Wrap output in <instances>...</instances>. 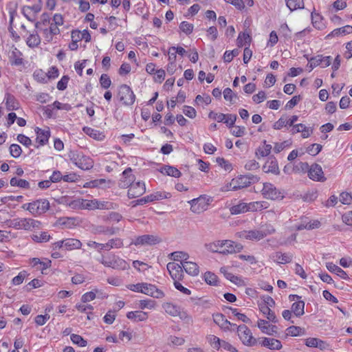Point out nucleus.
I'll return each mask as SVG.
<instances>
[{"label":"nucleus","mask_w":352,"mask_h":352,"mask_svg":"<svg viewBox=\"0 0 352 352\" xmlns=\"http://www.w3.org/2000/svg\"><path fill=\"white\" fill-rule=\"evenodd\" d=\"M83 204L82 208L88 210L102 209L104 207V204L97 201L96 199H83Z\"/></svg>","instance_id":"obj_32"},{"label":"nucleus","mask_w":352,"mask_h":352,"mask_svg":"<svg viewBox=\"0 0 352 352\" xmlns=\"http://www.w3.org/2000/svg\"><path fill=\"white\" fill-rule=\"evenodd\" d=\"M260 310L263 314V315L266 316L267 318L270 321H272V322H274V323L278 322V320L276 318V316L274 312L272 311L270 309V307H269L268 306L261 305Z\"/></svg>","instance_id":"obj_42"},{"label":"nucleus","mask_w":352,"mask_h":352,"mask_svg":"<svg viewBox=\"0 0 352 352\" xmlns=\"http://www.w3.org/2000/svg\"><path fill=\"white\" fill-rule=\"evenodd\" d=\"M194 25L187 21H182L179 25L181 31L186 34H190L192 32Z\"/></svg>","instance_id":"obj_55"},{"label":"nucleus","mask_w":352,"mask_h":352,"mask_svg":"<svg viewBox=\"0 0 352 352\" xmlns=\"http://www.w3.org/2000/svg\"><path fill=\"white\" fill-rule=\"evenodd\" d=\"M287 336H298L305 334V329L297 326H291L287 328Z\"/></svg>","instance_id":"obj_45"},{"label":"nucleus","mask_w":352,"mask_h":352,"mask_svg":"<svg viewBox=\"0 0 352 352\" xmlns=\"http://www.w3.org/2000/svg\"><path fill=\"white\" fill-rule=\"evenodd\" d=\"M205 248L211 252L223 255L240 252L243 246L231 240H218L205 244Z\"/></svg>","instance_id":"obj_1"},{"label":"nucleus","mask_w":352,"mask_h":352,"mask_svg":"<svg viewBox=\"0 0 352 352\" xmlns=\"http://www.w3.org/2000/svg\"><path fill=\"white\" fill-rule=\"evenodd\" d=\"M220 272L221 273H222L225 277L230 280L232 283L236 284V285H240L241 283V279L236 276H234V274H232V273L230 272H228V269L227 267H222L220 268Z\"/></svg>","instance_id":"obj_40"},{"label":"nucleus","mask_w":352,"mask_h":352,"mask_svg":"<svg viewBox=\"0 0 352 352\" xmlns=\"http://www.w3.org/2000/svg\"><path fill=\"white\" fill-rule=\"evenodd\" d=\"M263 170L265 173H272L278 175L280 174V170L278 162L274 157H270L263 166Z\"/></svg>","instance_id":"obj_20"},{"label":"nucleus","mask_w":352,"mask_h":352,"mask_svg":"<svg viewBox=\"0 0 352 352\" xmlns=\"http://www.w3.org/2000/svg\"><path fill=\"white\" fill-rule=\"evenodd\" d=\"M261 193L263 196L267 199L276 200L284 197L280 190L276 188L274 184L267 182L263 184Z\"/></svg>","instance_id":"obj_10"},{"label":"nucleus","mask_w":352,"mask_h":352,"mask_svg":"<svg viewBox=\"0 0 352 352\" xmlns=\"http://www.w3.org/2000/svg\"><path fill=\"white\" fill-rule=\"evenodd\" d=\"M142 293L156 298H162L164 296L162 291L158 289L154 285L146 283H143Z\"/></svg>","instance_id":"obj_17"},{"label":"nucleus","mask_w":352,"mask_h":352,"mask_svg":"<svg viewBox=\"0 0 352 352\" xmlns=\"http://www.w3.org/2000/svg\"><path fill=\"white\" fill-rule=\"evenodd\" d=\"M50 202L47 199H37L22 206V208L28 210L34 215L41 214L49 210Z\"/></svg>","instance_id":"obj_4"},{"label":"nucleus","mask_w":352,"mask_h":352,"mask_svg":"<svg viewBox=\"0 0 352 352\" xmlns=\"http://www.w3.org/2000/svg\"><path fill=\"white\" fill-rule=\"evenodd\" d=\"M332 58L330 56H323L318 54L316 56L311 57L309 60L307 67H309V72H311L314 67L320 66L322 68H325L329 66L331 63Z\"/></svg>","instance_id":"obj_11"},{"label":"nucleus","mask_w":352,"mask_h":352,"mask_svg":"<svg viewBox=\"0 0 352 352\" xmlns=\"http://www.w3.org/2000/svg\"><path fill=\"white\" fill-rule=\"evenodd\" d=\"M273 257L278 263L285 264L292 261L293 255L289 253L276 252Z\"/></svg>","instance_id":"obj_29"},{"label":"nucleus","mask_w":352,"mask_h":352,"mask_svg":"<svg viewBox=\"0 0 352 352\" xmlns=\"http://www.w3.org/2000/svg\"><path fill=\"white\" fill-rule=\"evenodd\" d=\"M126 317L133 322H143L148 319V314L142 311H129Z\"/></svg>","instance_id":"obj_25"},{"label":"nucleus","mask_w":352,"mask_h":352,"mask_svg":"<svg viewBox=\"0 0 352 352\" xmlns=\"http://www.w3.org/2000/svg\"><path fill=\"white\" fill-rule=\"evenodd\" d=\"M229 309L232 311L234 316L237 317L239 320L243 321V322L248 323L250 320L248 318L245 314H241L237 311V309L232 307H229Z\"/></svg>","instance_id":"obj_60"},{"label":"nucleus","mask_w":352,"mask_h":352,"mask_svg":"<svg viewBox=\"0 0 352 352\" xmlns=\"http://www.w3.org/2000/svg\"><path fill=\"white\" fill-rule=\"evenodd\" d=\"M71 161L82 170H89L94 166V161L81 153L72 152L69 155Z\"/></svg>","instance_id":"obj_5"},{"label":"nucleus","mask_w":352,"mask_h":352,"mask_svg":"<svg viewBox=\"0 0 352 352\" xmlns=\"http://www.w3.org/2000/svg\"><path fill=\"white\" fill-rule=\"evenodd\" d=\"M167 195H169V194L166 193L165 192L157 191V192H155L152 194L148 195V197L150 198V200L152 202L154 201H158V200L166 199V198H168Z\"/></svg>","instance_id":"obj_54"},{"label":"nucleus","mask_w":352,"mask_h":352,"mask_svg":"<svg viewBox=\"0 0 352 352\" xmlns=\"http://www.w3.org/2000/svg\"><path fill=\"white\" fill-rule=\"evenodd\" d=\"M155 307V301L152 300H141L139 301L138 307L141 309H153Z\"/></svg>","instance_id":"obj_52"},{"label":"nucleus","mask_w":352,"mask_h":352,"mask_svg":"<svg viewBox=\"0 0 352 352\" xmlns=\"http://www.w3.org/2000/svg\"><path fill=\"white\" fill-rule=\"evenodd\" d=\"M4 100H6V109L8 111L17 110L19 109V102L13 95L8 93L6 94Z\"/></svg>","instance_id":"obj_26"},{"label":"nucleus","mask_w":352,"mask_h":352,"mask_svg":"<svg viewBox=\"0 0 352 352\" xmlns=\"http://www.w3.org/2000/svg\"><path fill=\"white\" fill-rule=\"evenodd\" d=\"M167 270L174 281L181 280L183 277L182 267L176 263L170 262L167 264Z\"/></svg>","instance_id":"obj_16"},{"label":"nucleus","mask_w":352,"mask_h":352,"mask_svg":"<svg viewBox=\"0 0 352 352\" xmlns=\"http://www.w3.org/2000/svg\"><path fill=\"white\" fill-rule=\"evenodd\" d=\"M100 84L102 88L108 89L111 85L109 76L106 74H102L100 78Z\"/></svg>","instance_id":"obj_58"},{"label":"nucleus","mask_w":352,"mask_h":352,"mask_svg":"<svg viewBox=\"0 0 352 352\" xmlns=\"http://www.w3.org/2000/svg\"><path fill=\"white\" fill-rule=\"evenodd\" d=\"M256 179V177L252 175H240L231 180L230 186L232 188V190H237L250 186V184Z\"/></svg>","instance_id":"obj_7"},{"label":"nucleus","mask_w":352,"mask_h":352,"mask_svg":"<svg viewBox=\"0 0 352 352\" xmlns=\"http://www.w3.org/2000/svg\"><path fill=\"white\" fill-rule=\"evenodd\" d=\"M305 302L302 300L295 302L292 305V311L297 317L304 314Z\"/></svg>","instance_id":"obj_36"},{"label":"nucleus","mask_w":352,"mask_h":352,"mask_svg":"<svg viewBox=\"0 0 352 352\" xmlns=\"http://www.w3.org/2000/svg\"><path fill=\"white\" fill-rule=\"evenodd\" d=\"M238 336L242 342L246 346H254L256 340L252 336L250 329L245 325H239L237 327Z\"/></svg>","instance_id":"obj_9"},{"label":"nucleus","mask_w":352,"mask_h":352,"mask_svg":"<svg viewBox=\"0 0 352 352\" xmlns=\"http://www.w3.org/2000/svg\"><path fill=\"white\" fill-rule=\"evenodd\" d=\"M10 153L13 157L17 158L21 155L22 149L19 145L12 144L10 146Z\"/></svg>","instance_id":"obj_57"},{"label":"nucleus","mask_w":352,"mask_h":352,"mask_svg":"<svg viewBox=\"0 0 352 352\" xmlns=\"http://www.w3.org/2000/svg\"><path fill=\"white\" fill-rule=\"evenodd\" d=\"M274 232L272 229V232H265L261 230H243L236 233L239 238L251 241H260L266 236L268 234H271Z\"/></svg>","instance_id":"obj_8"},{"label":"nucleus","mask_w":352,"mask_h":352,"mask_svg":"<svg viewBox=\"0 0 352 352\" xmlns=\"http://www.w3.org/2000/svg\"><path fill=\"white\" fill-rule=\"evenodd\" d=\"M128 188V197L129 199L138 197L146 191L145 184L141 182H133Z\"/></svg>","instance_id":"obj_14"},{"label":"nucleus","mask_w":352,"mask_h":352,"mask_svg":"<svg viewBox=\"0 0 352 352\" xmlns=\"http://www.w3.org/2000/svg\"><path fill=\"white\" fill-rule=\"evenodd\" d=\"M261 345L270 350H280L283 347L280 340L270 338H263Z\"/></svg>","instance_id":"obj_24"},{"label":"nucleus","mask_w":352,"mask_h":352,"mask_svg":"<svg viewBox=\"0 0 352 352\" xmlns=\"http://www.w3.org/2000/svg\"><path fill=\"white\" fill-rule=\"evenodd\" d=\"M204 280L208 285H217L218 278L214 273L207 272L204 274Z\"/></svg>","instance_id":"obj_51"},{"label":"nucleus","mask_w":352,"mask_h":352,"mask_svg":"<svg viewBox=\"0 0 352 352\" xmlns=\"http://www.w3.org/2000/svg\"><path fill=\"white\" fill-rule=\"evenodd\" d=\"M161 242V239L157 236L152 234H144L139 236L131 243L136 246L138 245H153Z\"/></svg>","instance_id":"obj_13"},{"label":"nucleus","mask_w":352,"mask_h":352,"mask_svg":"<svg viewBox=\"0 0 352 352\" xmlns=\"http://www.w3.org/2000/svg\"><path fill=\"white\" fill-rule=\"evenodd\" d=\"M10 185L12 186H18L23 188H30V183L27 180L17 179L16 177H13L10 179Z\"/></svg>","instance_id":"obj_48"},{"label":"nucleus","mask_w":352,"mask_h":352,"mask_svg":"<svg viewBox=\"0 0 352 352\" xmlns=\"http://www.w3.org/2000/svg\"><path fill=\"white\" fill-rule=\"evenodd\" d=\"M213 320L214 322L222 329L225 331L230 330V326H236L234 324H232L230 321H228L222 314H213Z\"/></svg>","instance_id":"obj_21"},{"label":"nucleus","mask_w":352,"mask_h":352,"mask_svg":"<svg viewBox=\"0 0 352 352\" xmlns=\"http://www.w3.org/2000/svg\"><path fill=\"white\" fill-rule=\"evenodd\" d=\"M257 326L263 333L267 335L273 336L277 333V327L276 325H270L267 320H258Z\"/></svg>","instance_id":"obj_22"},{"label":"nucleus","mask_w":352,"mask_h":352,"mask_svg":"<svg viewBox=\"0 0 352 352\" xmlns=\"http://www.w3.org/2000/svg\"><path fill=\"white\" fill-rule=\"evenodd\" d=\"M207 339L213 349L216 350H219L220 349L222 340H221L218 337L214 335H210Z\"/></svg>","instance_id":"obj_53"},{"label":"nucleus","mask_w":352,"mask_h":352,"mask_svg":"<svg viewBox=\"0 0 352 352\" xmlns=\"http://www.w3.org/2000/svg\"><path fill=\"white\" fill-rule=\"evenodd\" d=\"M223 97L226 100L230 101L231 103H234V98H236V95L233 93L231 89L226 88L223 91Z\"/></svg>","instance_id":"obj_61"},{"label":"nucleus","mask_w":352,"mask_h":352,"mask_svg":"<svg viewBox=\"0 0 352 352\" xmlns=\"http://www.w3.org/2000/svg\"><path fill=\"white\" fill-rule=\"evenodd\" d=\"M182 269L192 276H197L199 274V267L197 263L191 261H184L182 263Z\"/></svg>","instance_id":"obj_27"},{"label":"nucleus","mask_w":352,"mask_h":352,"mask_svg":"<svg viewBox=\"0 0 352 352\" xmlns=\"http://www.w3.org/2000/svg\"><path fill=\"white\" fill-rule=\"evenodd\" d=\"M230 211L232 214H238L248 212V204L243 202L239 203L232 206Z\"/></svg>","instance_id":"obj_43"},{"label":"nucleus","mask_w":352,"mask_h":352,"mask_svg":"<svg viewBox=\"0 0 352 352\" xmlns=\"http://www.w3.org/2000/svg\"><path fill=\"white\" fill-rule=\"evenodd\" d=\"M50 316L48 314L38 315L36 316L34 321L37 325H43L50 319Z\"/></svg>","instance_id":"obj_64"},{"label":"nucleus","mask_w":352,"mask_h":352,"mask_svg":"<svg viewBox=\"0 0 352 352\" xmlns=\"http://www.w3.org/2000/svg\"><path fill=\"white\" fill-rule=\"evenodd\" d=\"M250 36L245 32H241L238 36L236 39V44L239 47H241L247 43H250Z\"/></svg>","instance_id":"obj_47"},{"label":"nucleus","mask_w":352,"mask_h":352,"mask_svg":"<svg viewBox=\"0 0 352 352\" xmlns=\"http://www.w3.org/2000/svg\"><path fill=\"white\" fill-rule=\"evenodd\" d=\"M41 10L40 4H35L32 6H25L22 8V12L26 19L30 21H33L36 19V14Z\"/></svg>","instance_id":"obj_19"},{"label":"nucleus","mask_w":352,"mask_h":352,"mask_svg":"<svg viewBox=\"0 0 352 352\" xmlns=\"http://www.w3.org/2000/svg\"><path fill=\"white\" fill-rule=\"evenodd\" d=\"M308 176L314 181L324 182L326 180L322 168L318 164H314L310 166L308 170Z\"/></svg>","instance_id":"obj_15"},{"label":"nucleus","mask_w":352,"mask_h":352,"mask_svg":"<svg viewBox=\"0 0 352 352\" xmlns=\"http://www.w3.org/2000/svg\"><path fill=\"white\" fill-rule=\"evenodd\" d=\"M272 145L266 144V141H263V145L260 146L256 151V155L258 157H266L268 156L272 150Z\"/></svg>","instance_id":"obj_35"},{"label":"nucleus","mask_w":352,"mask_h":352,"mask_svg":"<svg viewBox=\"0 0 352 352\" xmlns=\"http://www.w3.org/2000/svg\"><path fill=\"white\" fill-rule=\"evenodd\" d=\"M71 340L73 343L76 344L80 346H85L87 344V342L84 340L82 336L77 334H72Z\"/></svg>","instance_id":"obj_56"},{"label":"nucleus","mask_w":352,"mask_h":352,"mask_svg":"<svg viewBox=\"0 0 352 352\" xmlns=\"http://www.w3.org/2000/svg\"><path fill=\"white\" fill-rule=\"evenodd\" d=\"M287 6L291 11L301 9L304 7L303 0H285Z\"/></svg>","instance_id":"obj_46"},{"label":"nucleus","mask_w":352,"mask_h":352,"mask_svg":"<svg viewBox=\"0 0 352 352\" xmlns=\"http://www.w3.org/2000/svg\"><path fill=\"white\" fill-rule=\"evenodd\" d=\"M163 308L164 309L165 311L172 316H177L179 314V307L173 303L167 302L165 303L163 305Z\"/></svg>","instance_id":"obj_44"},{"label":"nucleus","mask_w":352,"mask_h":352,"mask_svg":"<svg viewBox=\"0 0 352 352\" xmlns=\"http://www.w3.org/2000/svg\"><path fill=\"white\" fill-rule=\"evenodd\" d=\"M161 172L168 176H172L176 178L181 176V172L177 168L170 166H164Z\"/></svg>","instance_id":"obj_41"},{"label":"nucleus","mask_w":352,"mask_h":352,"mask_svg":"<svg viewBox=\"0 0 352 352\" xmlns=\"http://www.w3.org/2000/svg\"><path fill=\"white\" fill-rule=\"evenodd\" d=\"M268 207V204L266 201H254L248 204V211H258L261 210Z\"/></svg>","instance_id":"obj_38"},{"label":"nucleus","mask_w":352,"mask_h":352,"mask_svg":"<svg viewBox=\"0 0 352 352\" xmlns=\"http://www.w3.org/2000/svg\"><path fill=\"white\" fill-rule=\"evenodd\" d=\"M118 97L124 105H131L134 103L135 96L129 86L122 85L119 87Z\"/></svg>","instance_id":"obj_6"},{"label":"nucleus","mask_w":352,"mask_h":352,"mask_svg":"<svg viewBox=\"0 0 352 352\" xmlns=\"http://www.w3.org/2000/svg\"><path fill=\"white\" fill-rule=\"evenodd\" d=\"M40 43V36L36 31L30 34L26 40V43L30 47H37Z\"/></svg>","instance_id":"obj_39"},{"label":"nucleus","mask_w":352,"mask_h":352,"mask_svg":"<svg viewBox=\"0 0 352 352\" xmlns=\"http://www.w3.org/2000/svg\"><path fill=\"white\" fill-rule=\"evenodd\" d=\"M82 246V243L76 239H67L64 240V248L67 250H72L80 249Z\"/></svg>","instance_id":"obj_33"},{"label":"nucleus","mask_w":352,"mask_h":352,"mask_svg":"<svg viewBox=\"0 0 352 352\" xmlns=\"http://www.w3.org/2000/svg\"><path fill=\"white\" fill-rule=\"evenodd\" d=\"M123 246L122 240L120 238L110 239L107 243H103V250H110L113 248H120Z\"/></svg>","instance_id":"obj_34"},{"label":"nucleus","mask_w":352,"mask_h":352,"mask_svg":"<svg viewBox=\"0 0 352 352\" xmlns=\"http://www.w3.org/2000/svg\"><path fill=\"white\" fill-rule=\"evenodd\" d=\"M322 149V145L319 144H311L307 149V151L309 154L311 155H316L319 153V152Z\"/></svg>","instance_id":"obj_59"},{"label":"nucleus","mask_w":352,"mask_h":352,"mask_svg":"<svg viewBox=\"0 0 352 352\" xmlns=\"http://www.w3.org/2000/svg\"><path fill=\"white\" fill-rule=\"evenodd\" d=\"M171 257L174 261H181V263L184 261H186L187 259L189 258V255L184 252H174L171 253Z\"/></svg>","instance_id":"obj_49"},{"label":"nucleus","mask_w":352,"mask_h":352,"mask_svg":"<svg viewBox=\"0 0 352 352\" xmlns=\"http://www.w3.org/2000/svg\"><path fill=\"white\" fill-rule=\"evenodd\" d=\"M188 204L190 205L191 211L196 214H200L206 210L208 206L206 198L204 196L193 199L189 201Z\"/></svg>","instance_id":"obj_12"},{"label":"nucleus","mask_w":352,"mask_h":352,"mask_svg":"<svg viewBox=\"0 0 352 352\" xmlns=\"http://www.w3.org/2000/svg\"><path fill=\"white\" fill-rule=\"evenodd\" d=\"M131 172L132 169L131 168H127L123 171L119 182V186L121 188H126L134 182L135 177L134 175L131 174Z\"/></svg>","instance_id":"obj_18"},{"label":"nucleus","mask_w":352,"mask_h":352,"mask_svg":"<svg viewBox=\"0 0 352 352\" xmlns=\"http://www.w3.org/2000/svg\"><path fill=\"white\" fill-rule=\"evenodd\" d=\"M9 60L12 65L20 66L23 64L22 53L15 47H12L9 53Z\"/></svg>","instance_id":"obj_23"},{"label":"nucleus","mask_w":352,"mask_h":352,"mask_svg":"<svg viewBox=\"0 0 352 352\" xmlns=\"http://www.w3.org/2000/svg\"><path fill=\"white\" fill-rule=\"evenodd\" d=\"M82 130L85 134L95 140L101 141L104 138V135L98 130L88 126L83 127Z\"/></svg>","instance_id":"obj_31"},{"label":"nucleus","mask_w":352,"mask_h":352,"mask_svg":"<svg viewBox=\"0 0 352 352\" xmlns=\"http://www.w3.org/2000/svg\"><path fill=\"white\" fill-rule=\"evenodd\" d=\"M27 276V272L25 271L21 272L16 276L13 278L12 283L15 285H20L23 283V280Z\"/></svg>","instance_id":"obj_62"},{"label":"nucleus","mask_w":352,"mask_h":352,"mask_svg":"<svg viewBox=\"0 0 352 352\" xmlns=\"http://www.w3.org/2000/svg\"><path fill=\"white\" fill-rule=\"evenodd\" d=\"M36 142H38L40 145L45 144L49 140L50 136V131L48 130H43L39 128H37L36 130Z\"/></svg>","instance_id":"obj_30"},{"label":"nucleus","mask_w":352,"mask_h":352,"mask_svg":"<svg viewBox=\"0 0 352 352\" xmlns=\"http://www.w3.org/2000/svg\"><path fill=\"white\" fill-rule=\"evenodd\" d=\"M32 239L36 243H45L51 239V236L47 232H42L39 234H34Z\"/></svg>","instance_id":"obj_50"},{"label":"nucleus","mask_w":352,"mask_h":352,"mask_svg":"<svg viewBox=\"0 0 352 352\" xmlns=\"http://www.w3.org/2000/svg\"><path fill=\"white\" fill-rule=\"evenodd\" d=\"M352 32V26L347 25L344 27L335 29L333 30L328 36H338L340 35H346Z\"/></svg>","instance_id":"obj_37"},{"label":"nucleus","mask_w":352,"mask_h":352,"mask_svg":"<svg viewBox=\"0 0 352 352\" xmlns=\"http://www.w3.org/2000/svg\"><path fill=\"white\" fill-rule=\"evenodd\" d=\"M326 267L329 272L336 274L342 279L346 280L349 278L347 274L342 269L334 263L331 262L327 263Z\"/></svg>","instance_id":"obj_28"},{"label":"nucleus","mask_w":352,"mask_h":352,"mask_svg":"<svg viewBox=\"0 0 352 352\" xmlns=\"http://www.w3.org/2000/svg\"><path fill=\"white\" fill-rule=\"evenodd\" d=\"M98 261L105 267L117 270H125L129 267L124 259L113 254L107 256L102 255Z\"/></svg>","instance_id":"obj_3"},{"label":"nucleus","mask_w":352,"mask_h":352,"mask_svg":"<svg viewBox=\"0 0 352 352\" xmlns=\"http://www.w3.org/2000/svg\"><path fill=\"white\" fill-rule=\"evenodd\" d=\"M168 340L170 342V344L174 346H181L185 342V340L183 338L174 336H170Z\"/></svg>","instance_id":"obj_63"},{"label":"nucleus","mask_w":352,"mask_h":352,"mask_svg":"<svg viewBox=\"0 0 352 352\" xmlns=\"http://www.w3.org/2000/svg\"><path fill=\"white\" fill-rule=\"evenodd\" d=\"M5 223L9 228L15 229H23L25 230H31L33 228H39L41 222L30 218H16L7 220Z\"/></svg>","instance_id":"obj_2"}]
</instances>
